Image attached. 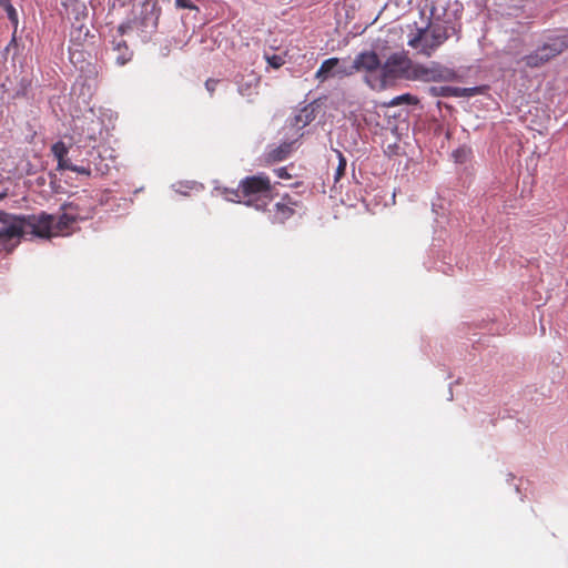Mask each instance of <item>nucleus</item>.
<instances>
[{"mask_svg":"<svg viewBox=\"0 0 568 568\" xmlns=\"http://www.w3.org/2000/svg\"><path fill=\"white\" fill-rule=\"evenodd\" d=\"M54 223L55 215L45 212L20 216L0 212V245H14L26 235L43 239L54 236Z\"/></svg>","mask_w":568,"mask_h":568,"instance_id":"obj_1","label":"nucleus"},{"mask_svg":"<svg viewBox=\"0 0 568 568\" xmlns=\"http://www.w3.org/2000/svg\"><path fill=\"white\" fill-rule=\"evenodd\" d=\"M242 181V193L244 205L252 206L257 211H265L272 202L275 193V184L265 173L245 176Z\"/></svg>","mask_w":568,"mask_h":568,"instance_id":"obj_2","label":"nucleus"},{"mask_svg":"<svg viewBox=\"0 0 568 568\" xmlns=\"http://www.w3.org/2000/svg\"><path fill=\"white\" fill-rule=\"evenodd\" d=\"M449 37L447 27L428 24L425 28H417L415 32H410L407 44L417 50V53L429 58Z\"/></svg>","mask_w":568,"mask_h":568,"instance_id":"obj_3","label":"nucleus"},{"mask_svg":"<svg viewBox=\"0 0 568 568\" xmlns=\"http://www.w3.org/2000/svg\"><path fill=\"white\" fill-rule=\"evenodd\" d=\"M412 69V60L404 52H397L390 54L384 64L381 65V75L375 79V82L371 80V77H366V82L372 89H384L387 83L399 78H409V71Z\"/></svg>","mask_w":568,"mask_h":568,"instance_id":"obj_4","label":"nucleus"},{"mask_svg":"<svg viewBox=\"0 0 568 568\" xmlns=\"http://www.w3.org/2000/svg\"><path fill=\"white\" fill-rule=\"evenodd\" d=\"M568 48V38L558 37L552 39L550 42L539 47L535 52L525 55L523 61L528 68H539L548 62L550 59L560 54L565 49Z\"/></svg>","mask_w":568,"mask_h":568,"instance_id":"obj_5","label":"nucleus"},{"mask_svg":"<svg viewBox=\"0 0 568 568\" xmlns=\"http://www.w3.org/2000/svg\"><path fill=\"white\" fill-rule=\"evenodd\" d=\"M381 60L376 52L364 51L355 57L352 63V69H354L355 73L359 71H366L369 73L368 77H371V80L375 82V80L372 79V73L381 69Z\"/></svg>","mask_w":568,"mask_h":568,"instance_id":"obj_6","label":"nucleus"},{"mask_svg":"<svg viewBox=\"0 0 568 568\" xmlns=\"http://www.w3.org/2000/svg\"><path fill=\"white\" fill-rule=\"evenodd\" d=\"M300 205V201L288 194L282 196L281 201L274 205L273 220L284 223L295 214V207Z\"/></svg>","mask_w":568,"mask_h":568,"instance_id":"obj_7","label":"nucleus"},{"mask_svg":"<svg viewBox=\"0 0 568 568\" xmlns=\"http://www.w3.org/2000/svg\"><path fill=\"white\" fill-rule=\"evenodd\" d=\"M88 217H90V211H88L87 214H81L80 212L62 210V214L55 216V223L53 225L54 236L67 232L77 221Z\"/></svg>","mask_w":568,"mask_h":568,"instance_id":"obj_8","label":"nucleus"},{"mask_svg":"<svg viewBox=\"0 0 568 568\" xmlns=\"http://www.w3.org/2000/svg\"><path fill=\"white\" fill-rule=\"evenodd\" d=\"M295 141L283 142L282 144L271 148L264 155L266 164H273L276 162L284 161L293 152Z\"/></svg>","mask_w":568,"mask_h":568,"instance_id":"obj_9","label":"nucleus"},{"mask_svg":"<svg viewBox=\"0 0 568 568\" xmlns=\"http://www.w3.org/2000/svg\"><path fill=\"white\" fill-rule=\"evenodd\" d=\"M339 59L338 58H329L322 62L321 67L315 73V78L324 82L329 77H334V70L338 67Z\"/></svg>","mask_w":568,"mask_h":568,"instance_id":"obj_10","label":"nucleus"},{"mask_svg":"<svg viewBox=\"0 0 568 568\" xmlns=\"http://www.w3.org/2000/svg\"><path fill=\"white\" fill-rule=\"evenodd\" d=\"M113 50L118 52L115 60L120 65H124L132 58V52L123 39L113 41Z\"/></svg>","mask_w":568,"mask_h":568,"instance_id":"obj_11","label":"nucleus"},{"mask_svg":"<svg viewBox=\"0 0 568 568\" xmlns=\"http://www.w3.org/2000/svg\"><path fill=\"white\" fill-rule=\"evenodd\" d=\"M241 191H242V181H240L239 186L236 189H232V187L221 189V194L227 201L244 204V194Z\"/></svg>","mask_w":568,"mask_h":568,"instance_id":"obj_12","label":"nucleus"},{"mask_svg":"<svg viewBox=\"0 0 568 568\" xmlns=\"http://www.w3.org/2000/svg\"><path fill=\"white\" fill-rule=\"evenodd\" d=\"M314 111V108L311 105L303 108L295 118L296 124H302V126H305L311 123L315 119Z\"/></svg>","mask_w":568,"mask_h":568,"instance_id":"obj_13","label":"nucleus"},{"mask_svg":"<svg viewBox=\"0 0 568 568\" xmlns=\"http://www.w3.org/2000/svg\"><path fill=\"white\" fill-rule=\"evenodd\" d=\"M432 78L430 70L422 65H416L414 68L412 67L408 79L428 81Z\"/></svg>","mask_w":568,"mask_h":568,"instance_id":"obj_14","label":"nucleus"},{"mask_svg":"<svg viewBox=\"0 0 568 568\" xmlns=\"http://www.w3.org/2000/svg\"><path fill=\"white\" fill-rule=\"evenodd\" d=\"M419 100L417 97L415 95H412L409 93H405V94H402V95H398V97H395L390 102L389 104L393 105V106H396V105H400L403 103H407V104H410V105H416L418 104Z\"/></svg>","mask_w":568,"mask_h":568,"instance_id":"obj_15","label":"nucleus"},{"mask_svg":"<svg viewBox=\"0 0 568 568\" xmlns=\"http://www.w3.org/2000/svg\"><path fill=\"white\" fill-rule=\"evenodd\" d=\"M429 92L434 97H449V95H459L457 88H450V87H432L429 88Z\"/></svg>","mask_w":568,"mask_h":568,"instance_id":"obj_16","label":"nucleus"},{"mask_svg":"<svg viewBox=\"0 0 568 568\" xmlns=\"http://www.w3.org/2000/svg\"><path fill=\"white\" fill-rule=\"evenodd\" d=\"M0 7H2L4 9V11L7 12L9 20L14 26H17L18 24V13H17L16 9L13 8V6L11 4V1L10 0H0Z\"/></svg>","mask_w":568,"mask_h":568,"instance_id":"obj_17","label":"nucleus"},{"mask_svg":"<svg viewBox=\"0 0 568 568\" xmlns=\"http://www.w3.org/2000/svg\"><path fill=\"white\" fill-rule=\"evenodd\" d=\"M337 158H338V165L335 171L334 180L335 182H338L345 174L347 161L345 156L342 154V152L336 151Z\"/></svg>","mask_w":568,"mask_h":568,"instance_id":"obj_18","label":"nucleus"},{"mask_svg":"<svg viewBox=\"0 0 568 568\" xmlns=\"http://www.w3.org/2000/svg\"><path fill=\"white\" fill-rule=\"evenodd\" d=\"M51 152L55 160H59L61 158H65L69 153V150L64 142L58 141L51 146Z\"/></svg>","mask_w":568,"mask_h":568,"instance_id":"obj_19","label":"nucleus"},{"mask_svg":"<svg viewBox=\"0 0 568 568\" xmlns=\"http://www.w3.org/2000/svg\"><path fill=\"white\" fill-rule=\"evenodd\" d=\"M61 210H67L68 212H80L81 214H87L88 211H90V215L92 214V209L89 207V209H85L83 210L79 203V201H72V202H68V203H64L62 206H61Z\"/></svg>","mask_w":568,"mask_h":568,"instance_id":"obj_20","label":"nucleus"},{"mask_svg":"<svg viewBox=\"0 0 568 568\" xmlns=\"http://www.w3.org/2000/svg\"><path fill=\"white\" fill-rule=\"evenodd\" d=\"M354 73H355V71H354V69H352V64L351 65H341L338 63V67L334 70V75H338V77H349Z\"/></svg>","mask_w":568,"mask_h":568,"instance_id":"obj_21","label":"nucleus"},{"mask_svg":"<svg viewBox=\"0 0 568 568\" xmlns=\"http://www.w3.org/2000/svg\"><path fill=\"white\" fill-rule=\"evenodd\" d=\"M57 162H58L57 170H59V171H64V170L71 171V168L73 165L71 163V161L68 159V155L65 158H61V159L57 160Z\"/></svg>","mask_w":568,"mask_h":568,"instance_id":"obj_22","label":"nucleus"},{"mask_svg":"<svg viewBox=\"0 0 568 568\" xmlns=\"http://www.w3.org/2000/svg\"><path fill=\"white\" fill-rule=\"evenodd\" d=\"M267 62L273 67V68H280L284 61L283 59L280 57V55H272V57H268L267 58Z\"/></svg>","mask_w":568,"mask_h":568,"instance_id":"obj_23","label":"nucleus"},{"mask_svg":"<svg viewBox=\"0 0 568 568\" xmlns=\"http://www.w3.org/2000/svg\"><path fill=\"white\" fill-rule=\"evenodd\" d=\"M71 171L87 176L91 175V170L88 166H79L73 164Z\"/></svg>","mask_w":568,"mask_h":568,"instance_id":"obj_24","label":"nucleus"},{"mask_svg":"<svg viewBox=\"0 0 568 568\" xmlns=\"http://www.w3.org/2000/svg\"><path fill=\"white\" fill-rule=\"evenodd\" d=\"M175 4L182 9H195V6L190 0H175Z\"/></svg>","mask_w":568,"mask_h":568,"instance_id":"obj_25","label":"nucleus"},{"mask_svg":"<svg viewBox=\"0 0 568 568\" xmlns=\"http://www.w3.org/2000/svg\"><path fill=\"white\" fill-rule=\"evenodd\" d=\"M274 172L280 179H291V174L287 172L285 166L278 168Z\"/></svg>","mask_w":568,"mask_h":568,"instance_id":"obj_26","label":"nucleus"},{"mask_svg":"<svg viewBox=\"0 0 568 568\" xmlns=\"http://www.w3.org/2000/svg\"><path fill=\"white\" fill-rule=\"evenodd\" d=\"M216 84H217V81H216V80H214V79H209V80H206V82H205V88H206V90H207L211 94H213V93H214V91H215Z\"/></svg>","mask_w":568,"mask_h":568,"instance_id":"obj_27","label":"nucleus"},{"mask_svg":"<svg viewBox=\"0 0 568 568\" xmlns=\"http://www.w3.org/2000/svg\"><path fill=\"white\" fill-rule=\"evenodd\" d=\"M251 88H252V85H251V84H250V85H247V87H245L244 84H241V85L239 87V91H240V93H241L242 95H245V94H247V95H248V94H251V93H252V92H251Z\"/></svg>","mask_w":568,"mask_h":568,"instance_id":"obj_28","label":"nucleus"},{"mask_svg":"<svg viewBox=\"0 0 568 568\" xmlns=\"http://www.w3.org/2000/svg\"><path fill=\"white\" fill-rule=\"evenodd\" d=\"M130 28H131L130 24H124V23L120 24L118 28V32L122 37Z\"/></svg>","mask_w":568,"mask_h":568,"instance_id":"obj_29","label":"nucleus"},{"mask_svg":"<svg viewBox=\"0 0 568 568\" xmlns=\"http://www.w3.org/2000/svg\"><path fill=\"white\" fill-rule=\"evenodd\" d=\"M253 80H254V82H255V83H254V89H255V88L257 87V84H258V82H260V81H258V79H257V78H255V77L253 78Z\"/></svg>","mask_w":568,"mask_h":568,"instance_id":"obj_30","label":"nucleus"},{"mask_svg":"<svg viewBox=\"0 0 568 568\" xmlns=\"http://www.w3.org/2000/svg\"><path fill=\"white\" fill-rule=\"evenodd\" d=\"M6 196H7V192H1L0 193V200H3Z\"/></svg>","mask_w":568,"mask_h":568,"instance_id":"obj_31","label":"nucleus"}]
</instances>
